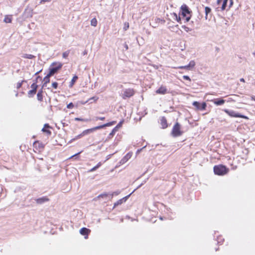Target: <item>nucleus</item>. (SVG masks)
I'll return each mask as SVG.
<instances>
[{
    "label": "nucleus",
    "instance_id": "nucleus-1",
    "mask_svg": "<svg viewBox=\"0 0 255 255\" xmlns=\"http://www.w3.org/2000/svg\"><path fill=\"white\" fill-rule=\"evenodd\" d=\"M116 123V121H113V122H109V123H106V124H104L103 125L97 126V127H95L94 128H90V129H86V130L83 131V134H85V135L90 134V133H91L92 132H94V131H95V130H96L97 129H100L103 128H104L105 127H106L111 126L114 125Z\"/></svg>",
    "mask_w": 255,
    "mask_h": 255
},
{
    "label": "nucleus",
    "instance_id": "nucleus-2",
    "mask_svg": "<svg viewBox=\"0 0 255 255\" xmlns=\"http://www.w3.org/2000/svg\"><path fill=\"white\" fill-rule=\"evenodd\" d=\"M180 9L182 16L183 17H186L185 22L189 21L191 18L190 13H191V11L189 10V7L185 4L182 5Z\"/></svg>",
    "mask_w": 255,
    "mask_h": 255
},
{
    "label": "nucleus",
    "instance_id": "nucleus-3",
    "mask_svg": "<svg viewBox=\"0 0 255 255\" xmlns=\"http://www.w3.org/2000/svg\"><path fill=\"white\" fill-rule=\"evenodd\" d=\"M228 171L229 169L223 165H215L214 167V172L216 175H224L227 174Z\"/></svg>",
    "mask_w": 255,
    "mask_h": 255
},
{
    "label": "nucleus",
    "instance_id": "nucleus-4",
    "mask_svg": "<svg viewBox=\"0 0 255 255\" xmlns=\"http://www.w3.org/2000/svg\"><path fill=\"white\" fill-rule=\"evenodd\" d=\"M183 134V131L181 130V126L178 122L176 123L174 125L171 134L173 137H178L181 136Z\"/></svg>",
    "mask_w": 255,
    "mask_h": 255
},
{
    "label": "nucleus",
    "instance_id": "nucleus-5",
    "mask_svg": "<svg viewBox=\"0 0 255 255\" xmlns=\"http://www.w3.org/2000/svg\"><path fill=\"white\" fill-rule=\"evenodd\" d=\"M135 94V91L133 89L127 88L123 89V93H122L121 97L124 100L127 98H130L133 96Z\"/></svg>",
    "mask_w": 255,
    "mask_h": 255
},
{
    "label": "nucleus",
    "instance_id": "nucleus-6",
    "mask_svg": "<svg viewBox=\"0 0 255 255\" xmlns=\"http://www.w3.org/2000/svg\"><path fill=\"white\" fill-rule=\"evenodd\" d=\"M54 65H56V66L52 67H50L49 68V72L48 73H49V76H53L56 73H57V71L62 68L63 64L60 62L53 63L52 64V66H54Z\"/></svg>",
    "mask_w": 255,
    "mask_h": 255
},
{
    "label": "nucleus",
    "instance_id": "nucleus-7",
    "mask_svg": "<svg viewBox=\"0 0 255 255\" xmlns=\"http://www.w3.org/2000/svg\"><path fill=\"white\" fill-rule=\"evenodd\" d=\"M224 111L231 117L242 118L246 119H248V117L246 116L241 115L233 110L225 109L224 110Z\"/></svg>",
    "mask_w": 255,
    "mask_h": 255
},
{
    "label": "nucleus",
    "instance_id": "nucleus-8",
    "mask_svg": "<svg viewBox=\"0 0 255 255\" xmlns=\"http://www.w3.org/2000/svg\"><path fill=\"white\" fill-rule=\"evenodd\" d=\"M193 105L197 108V109L200 110H204L206 108V104L205 102L200 104L198 102L195 101L193 103Z\"/></svg>",
    "mask_w": 255,
    "mask_h": 255
},
{
    "label": "nucleus",
    "instance_id": "nucleus-9",
    "mask_svg": "<svg viewBox=\"0 0 255 255\" xmlns=\"http://www.w3.org/2000/svg\"><path fill=\"white\" fill-rule=\"evenodd\" d=\"M131 194V193L129 194V195H127V196L123 198L122 199L119 200L118 201H117L116 203H115L114 207L117 206L119 205L122 204L124 202H125L128 200V199L129 197V196H130Z\"/></svg>",
    "mask_w": 255,
    "mask_h": 255
},
{
    "label": "nucleus",
    "instance_id": "nucleus-10",
    "mask_svg": "<svg viewBox=\"0 0 255 255\" xmlns=\"http://www.w3.org/2000/svg\"><path fill=\"white\" fill-rule=\"evenodd\" d=\"M214 104L217 106L222 105L225 103V100L222 99H215L211 100Z\"/></svg>",
    "mask_w": 255,
    "mask_h": 255
},
{
    "label": "nucleus",
    "instance_id": "nucleus-11",
    "mask_svg": "<svg viewBox=\"0 0 255 255\" xmlns=\"http://www.w3.org/2000/svg\"><path fill=\"white\" fill-rule=\"evenodd\" d=\"M49 200V199L46 196L42 197L39 198H37L35 199L36 203L38 204H42L44 202H47Z\"/></svg>",
    "mask_w": 255,
    "mask_h": 255
},
{
    "label": "nucleus",
    "instance_id": "nucleus-12",
    "mask_svg": "<svg viewBox=\"0 0 255 255\" xmlns=\"http://www.w3.org/2000/svg\"><path fill=\"white\" fill-rule=\"evenodd\" d=\"M160 125L162 127V128L165 129L168 127V124L167 123V120L165 117H162L160 119Z\"/></svg>",
    "mask_w": 255,
    "mask_h": 255
},
{
    "label": "nucleus",
    "instance_id": "nucleus-13",
    "mask_svg": "<svg viewBox=\"0 0 255 255\" xmlns=\"http://www.w3.org/2000/svg\"><path fill=\"white\" fill-rule=\"evenodd\" d=\"M131 157V154L128 153L120 161V163L123 164L126 163Z\"/></svg>",
    "mask_w": 255,
    "mask_h": 255
},
{
    "label": "nucleus",
    "instance_id": "nucleus-14",
    "mask_svg": "<svg viewBox=\"0 0 255 255\" xmlns=\"http://www.w3.org/2000/svg\"><path fill=\"white\" fill-rule=\"evenodd\" d=\"M90 230L86 228H82V229H81L80 231V233L81 235L86 236L85 237L86 239L88 238V235L90 233Z\"/></svg>",
    "mask_w": 255,
    "mask_h": 255
},
{
    "label": "nucleus",
    "instance_id": "nucleus-15",
    "mask_svg": "<svg viewBox=\"0 0 255 255\" xmlns=\"http://www.w3.org/2000/svg\"><path fill=\"white\" fill-rule=\"evenodd\" d=\"M167 92V89L165 87L161 86L156 90V93L159 94H165Z\"/></svg>",
    "mask_w": 255,
    "mask_h": 255
},
{
    "label": "nucleus",
    "instance_id": "nucleus-16",
    "mask_svg": "<svg viewBox=\"0 0 255 255\" xmlns=\"http://www.w3.org/2000/svg\"><path fill=\"white\" fill-rule=\"evenodd\" d=\"M51 76H49V73H48L43 79L44 83L42 85V88L46 86V84L50 82V77Z\"/></svg>",
    "mask_w": 255,
    "mask_h": 255
},
{
    "label": "nucleus",
    "instance_id": "nucleus-17",
    "mask_svg": "<svg viewBox=\"0 0 255 255\" xmlns=\"http://www.w3.org/2000/svg\"><path fill=\"white\" fill-rule=\"evenodd\" d=\"M205 14H206L205 18H206V19H207L208 14L211 12V8L208 6H206L205 7Z\"/></svg>",
    "mask_w": 255,
    "mask_h": 255
},
{
    "label": "nucleus",
    "instance_id": "nucleus-18",
    "mask_svg": "<svg viewBox=\"0 0 255 255\" xmlns=\"http://www.w3.org/2000/svg\"><path fill=\"white\" fill-rule=\"evenodd\" d=\"M5 23H11L12 21L11 15H6L3 20Z\"/></svg>",
    "mask_w": 255,
    "mask_h": 255
},
{
    "label": "nucleus",
    "instance_id": "nucleus-19",
    "mask_svg": "<svg viewBox=\"0 0 255 255\" xmlns=\"http://www.w3.org/2000/svg\"><path fill=\"white\" fill-rule=\"evenodd\" d=\"M22 57L24 58L32 59L33 58H34L35 56L34 55H32V54H24L22 56Z\"/></svg>",
    "mask_w": 255,
    "mask_h": 255
},
{
    "label": "nucleus",
    "instance_id": "nucleus-20",
    "mask_svg": "<svg viewBox=\"0 0 255 255\" xmlns=\"http://www.w3.org/2000/svg\"><path fill=\"white\" fill-rule=\"evenodd\" d=\"M228 1V0H223V3L222 5V7H221L222 10H224L226 9Z\"/></svg>",
    "mask_w": 255,
    "mask_h": 255
},
{
    "label": "nucleus",
    "instance_id": "nucleus-21",
    "mask_svg": "<svg viewBox=\"0 0 255 255\" xmlns=\"http://www.w3.org/2000/svg\"><path fill=\"white\" fill-rule=\"evenodd\" d=\"M232 96L233 97V98L231 97V98H228L227 102H231V101L235 102V101H236V98H238L239 97V96L237 95H232Z\"/></svg>",
    "mask_w": 255,
    "mask_h": 255
},
{
    "label": "nucleus",
    "instance_id": "nucleus-22",
    "mask_svg": "<svg viewBox=\"0 0 255 255\" xmlns=\"http://www.w3.org/2000/svg\"><path fill=\"white\" fill-rule=\"evenodd\" d=\"M36 91L35 90L32 89L28 91V95L29 97H31L32 96L35 95L36 93Z\"/></svg>",
    "mask_w": 255,
    "mask_h": 255
},
{
    "label": "nucleus",
    "instance_id": "nucleus-23",
    "mask_svg": "<svg viewBox=\"0 0 255 255\" xmlns=\"http://www.w3.org/2000/svg\"><path fill=\"white\" fill-rule=\"evenodd\" d=\"M116 131H116V128H114L113 129V130H112V131H111V132L110 133V134H109V136H108V139H110V138H111L112 136H113L115 135V133H116Z\"/></svg>",
    "mask_w": 255,
    "mask_h": 255
},
{
    "label": "nucleus",
    "instance_id": "nucleus-24",
    "mask_svg": "<svg viewBox=\"0 0 255 255\" xmlns=\"http://www.w3.org/2000/svg\"><path fill=\"white\" fill-rule=\"evenodd\" d=\"M84 135H85V134H83V131L81 133H80V134L76 136L74 138L71 139L70 142H71L72 141H73V140L79 139V138H81L82 136H83Z\"/></svg>",
    "mask_w": 255,
    "mask_h": 255
},
{
    "label": "nucleus",
    "instance_id": "nucleus-25",
    "mask_svg": "<svg viewBox=\"0 0 255 255\" xmlns=\"http://www.w3.org/2000/svg\"><path fill=\"white\" fill-rule=\"evenodd\" d=\"M101 162H99L98 163V164L94 166V167H93L92 168H91L90 170H89V172H93L94 171H95L96 170H97L100 166H101Z\"/></svg>",
    "mask_w": 255,
    "mask_h": 255
},
{
    "label": "nucleus",
    "instance_id": "nucleus-26",
    "mask_svg": "<svg viewBox=\"0 0 255 255\" xmlns=\"http://www.w3.org/2000/svg\"><path fill=\"white\" fill-rule=\"evenodd\" d=\"M91 25L93 26H96L97 25V20L96 18H93L91 20Z\"/></svg>",
    "mask_w": 255,
    "mask_h": 255
},
{
    "label": "nucleus",
    "instance_id": "nucleus-27",
    "mask_svg": "<svg viewBox=\"0 0 255 255\" xmlns=\"http://www.w3.org/2000/svg\"><path fill=\"white\" fill-rule=\"evenodd\" d=\"M75 121H83V122H89L90 121V120L89 119H81V118H75Z\"/></svg>",
    "mask_w": 255,
    "mask_h": 255
},
{
    "label": "nucleus",
    "instance_id": "nucleus-28",
    "mask_svg": "<svg viewBox=\"0 0 255 255\" xmlns=\"http://www.w3.org/2000/svg\"><path fill=\"white\" fill-rule=\"evenodd\" d=\"M195 62L194 60H191L188 64V67H189L190 69L193 68L195 66Z\"/></svg>",
    "mask_w": 255,
    "mask_h": 255
},
{
    "label": "nucleus",
    "instance_id": "nucleus-29",
    "mask_svg": "<svg viewBox=\"0 0 255 255\" xmlns=\"http://www.w3.org/2000/svg\"><path fill=\"white\" fill-rule=\"evenodd\" d=\"M34 144L36 145L38 144V146L39 148H43L44 146L42 143H40L38 141H35Z\"/></svg>",
    "mask_w": 255,
    "mask_h": 255
},
{
    "label": "nucleus",
    "instance_id": "nucleus-30",
    "mask_svg": "<svg viewBox=\"0 0 255 255\" xmlns=\"http://www.w3.org/2000/svg\"><path fill=\"white\" fill-rule=\"evenodd\" d=\"M109 195H110V194H108V193H103V194H101L100 195H99L97 198H106Z\"/></svg>",
    "mask_w": 255,
    "mask_h": 255
},
{
    "label": "nucleus",
    "instance_id": "nucleus-31",
    "mask_svg": "<svg viewBox=\"0 0 255 255\" xmlns=\"http://www.w3.org/2000/svg\"><path fill=\"white\" fill-rule=\"evenodd\" d=\"M37 100L39 101H42L43 100V96H42V94H40V93H37Z\"/></svg>",
    "mask_w": 255,
    "mask_h": 255
},
{
    "label": "nucleus",
    "instance_id": "nucleus-32",
    "mask_svg": "<svg viewBox=\"0 0 255 255\" xmlns=\"http://www.w3.org/2000/svg\"><path fill=\"white\" fill-rule=\"evenodd\" d=\"M69 53H70L69 50H67V51L64 52V53H63V54H62L63 58H66L68 56Z\"/></svg>",
    "mask_w": 255,
    "mask_h": 255
},
{
    "label": "nucleus",
    "instance_id": "nucleus-33",
    "mask_svg": "<svg viewBox=\"0 0 255 255\" xmlns=\"http://www.w3.org/2000/svg\"><path fill=\"white\" fill-rule=\"evenodd\" d=\"M37 82V81H36V82L35 83H33L32 84H31V88L33 89V90H35L36 91H37V88L38 87V86L36 85V83Z\"/></svg>",
    "mask_w": 255,
    "mask_h": 255
},
{
    "label": "nucleus",
    "instance_id": "nucleus-34",
    "mask_svg": "<svg viewBox=\"0 0 255 255\" xmlns=\"http://www.w3.org/2000/svg\"><path fill=\"white\" fill-rule=\"evenodd\" d=\"M42 131L44 132H46L48 135H50L51 134V131L50 130L44 128L42 129Z\"/></svg>",
    "mask_w": 255,
    "mask_h": 255
},
{
    "label": "nucleus",
    "instance_id": "nucleus-35",
    "mask_svg": "<svg viewBox=\"0 0 255 255\" xmlns=\"http://www.w3.org/2000/svg\"><path fill=\"white\" fill-rule=\"evenodd\" d=\"M178 69H187V70H190L191 69L190 68V67H188V65H185V66H179V67H178Z\"/></svg>",
    "mask_w": 255,
    "mask_h": 255
},
{
    "label": "nucleus",
    "instance_id": "nucleus-36",
    "mask_svg": "<svg viewBox=\"0 0 255 255\" xmlns=\"http://www.w3.org/2000/svg\"><path fill=\"white\" fill-rule=\"evenodd\" d=\"M77 79H78V77H77V76H74L73 77V78H72V80H71V86H72V85H73L74 84V83L75 82V81L77 80Z\"/></svg>",
    "mask_w": 255,
    "mask_h": 255
},
{
    "label": "nucleus",
    "instance_id": "nucleus-37",
    "mask_svg": "<svg viewBox=\"0 0 255 255\" xmlns=\"http://www.w3.org/2000/svg\"><path fill=\"white\" fill-rule=\"evenodd\" d=\"M120 191H117L114 192L111 194H110V195L111 196V198L112 199L114 195H119L120 194Z\"/></svg>",
    "mask_w": 255,
    "mask_h": 255
},
{
    "label": "nucleus",
    "instance_id": "nucleus-38",
    "mask_svg": "<svg viewBox=\"0 0 255 255\" xmlns=\"http://www.w3.org/2000/svg\"><path fill=\"white\" fill-rule=\"evenodd\" d=\"M182 28L184 29L186 32H189L191 30V29L187 27L185 25H182Z\"/></svg>",
    "mask_w": 255,
    "mask_h": 255
},
{
    "label": "nucleus",
    "instance_id": "nucleus-39",
    "mask_svg": "<svg viewBox=\"0 0 255 255\" xmlns=\"http://www.w3.org/2000/svg\"><path fill=\"white\" fill-rule=\"evenodd\" d=\"M58 83L57 82H53L52 84V86L53 88L54 89H57V87H58Z\"/></svg>",
    "mask_w": 255,
    "mask_h": 255
},
{
    "label": "nucleus",
    "instance_id": "nucleus-40",
    "mask_svg": "<svg viewBox=\"0 0 255 255\" xmlns=\"http://www.w3.org/2000/svg\"><path fill=\"white\" fill-rule=\"evenodd\" d=\"M74 107V104L72 103H70L67 105L68 109H72Z\"/></svg>",
    "mask_w": 255,
    "mask_h": 255
},
{
    "label": "nucleus",
    "instance_id": "nucleus-41",
    "mask_svg": "<svg viewBox=\"0 0 255 255\" xmlns=\"http://www.w3.org/2000/svg\"><path fill=\"white\" fill-rule=\"evenodd\" d=\"M105 119V117H96L95 118V120L96 121H97V120H101V121H103V120H104Z\"/></svg>",
    "mask_w": 255,
    "mask_h": 255
},
{
    "label": "nucleus",
    "instance_id": "nucleus-42",
    "mask_svg": "<svg viewBox=\"0 0 255 255\" xmlns=\"http://www.w3.org/2000/svg\"><path fill=\"white\" fill-rule=\"evenodd\" d=\"M123 122H120L118 125L115 128H116V131L118 130V128H120L122 126Z\"/></svg>",
    "mask_w": 255,
    "mask_h": 255
},
{
    "label": "nucleus",
    "instance_id": "nucleus-43",
    "mask_svg": "<svg viewBox=\"0 0 255 255\" xmlns=\"http://www.w3.org/2000/svg\"><path fill=\"white\" fill-rule=\"evenodd\" d=\"M183 78L184 80L191 81V79H190V77L188 76H187V75H184L183 76Z\"/></svg>",
    "mask_w": 255,
    "mask_h": 255
},
{
    "label": "nucleus",
    "instance_id": "nucleus-44",
    "mask_svg": "<svg viewBox=\"0 0 255 255\" xmlns=\"http://www.w3.org/2000/svg\"><path fill=\"white\" fill-rule=\"evenodd\" d=\"M98 99V98L96 97H93L91 98H90L88 101H91V100H94L95 101H97Z\"/></svg>",
    "mask_w": 255,
    "mask_h": 255
},
{
    "label": "nucleus",
    "instance_id": "nucleus-45",
    "mask_svg": "<svg viewBox=\"0 0 255 255\" xmlns=\"http://www.w3.org/2000/svg\"><path fill=\"white\" fill-rule=\"evenodd\" d=\"M22 83V82L17 83V86H16V87H17V89H19V88H20L21 87Z\"/></svg>",
    "mask_w": 255,
    "mask_h": 255
},
{
    "label": "nucleus",
    "instance_id": "nucleus-46",
    "mask_svg": "<svg viewBox=\"0 0 255 255\" xmlns=\"http://www.w3.org/2000/svg\"><path fill=\"white\" fill-rule=\"evenodd\" d=\"M233 4V0H230V4H229V8L228 9H229Z\"/></svg>",
    "mask_w": 255,
    "mask_h": 255
},
{
    "label": "nucleus",
    "instance_id": "nucleus-47",
    "mask_svg": "<svg viewBox=\"0 0 255 255\" xmlns=\"http://www.w3.org/2000/svg\"><path fill=\"white\" fill-rule=\"evenodd\" d=\"M44 128H51L50 126L49 125V124H45L44 125Z\"/></svg>",
    "mask_w": 255,
    "mask_h": 255
},
{
    "label": "nucleus",
    "instance_id": "nucleus-48",
    "mask_svg": "<svg viewBox=\"0 0 255 255\" xmlns=\"http://www.w3.org/2000/svg\"><path fill=\"white\" fill-rule=\"evenodd\" d=\"M175 20H176L177 22L181 23V17L180 16H178L177 18H176Z\"/></svg>",
    "mask_w": 255,
    "mask_h": 255
},
{
    "label": "nucleus",
    "instance_id": "nucleus-49",
    "mask_svg": "<svg viewBox=\"0 0 255 255\" xmlns=\"http://www.w3.org/2000/svg\"><path fill=\"white\" fill-rule=\"evenodd\" d=\"M124 46L126 50H127L128 49V44L126 43L124 44Z\"/></svg>",
    "mask_w": 255,
    "mask_h": 255
},
{
    "label": "nucleus",
    "instance_id": "nucleus-50",
    "mask_svg": "<svg viewBox=\"0 0 255 255\" xmlns=\"http://www.w3.org/2000/svg\"><path fill=\"white\" fill-rule=\"evenodd\" d=\"M173 16H174V19H175L176 18H177V17H178V16L177 15V14L176 13H174H174H173Z\"/></svg>",
    "mask_w": 255,
    "mask_h": 255
},
{
    "label": "nucleus",
    "instance_id": "nucleus-51",
    "mask_svg": "<svg viewBox=\"0 0 255 255\" xmlns=\"http://www.w3.org/2000/svg\"><path fill=\"white\" fill-rule=\"evenodd\" d=\"M129 26H128V23L127 25V26H125L124 27V29L125 30H126L128 28Z\"/></svg>",
    "mask_w": 255,
    "mask_h": 255
},
{
    "label": "nucleus",
    "instance_id": "nucleus-52",
    "mask_svg": "<svg viewBox=\"0 0 255 255\" xmlns=\"http://www.w3.org/2000/svg\"><path fill=\"white\" fill-rule=\"evenodd\" d=\"M87 54V50H85L83 52V55H85Z\"/></svg>",
    "mask_w": 255,
    "mask_h": 255
},
{
    "label": "nucleus",
    "instance_id": "nucleus-53",
    "mask_svg": "<svg viewBox=\"0 0 255 255\" xmlns=\"http://www.w3.org/2000/svg\"><path fill=\"white\" fill-rule=\"evenodd\" d=\"M222 1V0H217V4H219Z\"/></svg>",
    "mask_w": 255,
    "mask_h": 255
},
{
    "label": "nucleus",
    "instance_id": "nucleus-54",
    "mask_svg": "<svg viewBox=\"0 0 255 255\" xmlns=\"http://www.w3.org/2000/svg\"><path fill=\"white\" fill-rule=\"evenodd\" d=\"M240 80L241 82H245V79L244 78H241Z\"/></svg>",
    "mask_w": 255,
    "mask_h": 255
},
{
    "label": "nucleus",
    "instance_id": "nucleus-55",
    "mask_svg": "<svg viewBox=\"0 0 255 255\" xmlns=\"http://www.w3.org/2000/svg\"><path fill=\"white\" fill-rule=\"evenodd\" d=\"M80 153V152L76 153V154H74V155L72 156L71 157H73L74 156H76L78 155V154H79Z\"/></svg>",
    "mask_w": 255,
    "mask_h": 255
},
{
    "label": "nucleus",
    "instance_id": "nucleus-56",
    "mask_svg": "<svg viewBox=\"0 0 255 255\" xmlns=\"http://www.w3.org/2000/svg\"><path fill=\"white\" fill-rule=\"evenodd\" d=\"M51 0H41V1H43V2H47V1H51Z\"/></svg>",
    "mask_w": 255,
    "mask_h": 255
},
{
    "label": "nucleus",
    "instance_id": "nucleus-57",
    "mask_svg": "<svg viewBox=\"0 0 255 255\" xmlns=\"http://www.w3.org/2000/svg\"><path fill=\"white\" fill-rule=\"evenodd\" d=\"M42 93H43V91H42V90H40V91H38V93H40V94H42Z\"/></svg>",
    "mask_w": 255,
    "mask_h": 255
},
{
    "label": "nucleus",
    "instance_id": "nucleus-58",
    "mask_svg": "<svg viewBox=\"0 0 255 255\" xmlns=\"http://www.w3.org/2000/svg\"><path fill=\"white\" fill-rule=\"evenodd\" d=\"M143 184V183H141L137 187V189L140 188L142 185Z\"/></svg>",
    "mask_w": 255,
    "mask_h": 255
},
{
    "label": "nucleus",
    "instance_id": "nucleus-59",
    "mask_svg": "<svg viewBox=\"0 0 255 255\" xmlns=\"http://www.w3.org/2000/svg\"><path fill=\"white\" fill-rule=\"evenodd\" d=\"M41 71V70H40V71H39L37 72L35 74V75H37V74H39Z\"/></svg>",
    "mask_w": 255,
    "mask_h": 255
},
{
    "label": "nucleus",
    "instance_id": "nucleus-60",
    "mask_svg": "<svg viewBox=\"0 0 255 255\" xmlns=\"http://www.w3.org/2000/svg\"><path fill=\"white\" fill-rule=\"evenodd\" d=\"M252 99L255 101V97H252Z\"/></svg>",
    "mask_w": 255,
    "mask_h": 255
},
{
    "label": "nucleus",
    "instance_id": "nucleus-61",
    "mask_svg": "<svg viewBox=\"0 0 255 255\" xmlns=\"http://www.w3.org/2000/svg\"><path fill=\"white\" fill-rule=\"evenodd\" d=\"M38 78H41V77H40V76H38V77H37V79H38Z\"/></svg>",
    "mask_w": 255,
    "mask_h": 255
},
{
    "label": "nucleus",
    "instance_id": "nucleus-62",
    "mask_svg": "<svg viewBox=\"0 0 255 255\" xmlns=\"http://www.w3.org/2000/svg\"><path fill=\"white\" fill-rule=\"evenodd\" d=\"M135 190H137V188H135V190H134V191H133L132 193H131L132 194V193H133V192Z\"/></svg>",
    "mask_w": 255,
    "mask_h": 255
}]
</instances>
